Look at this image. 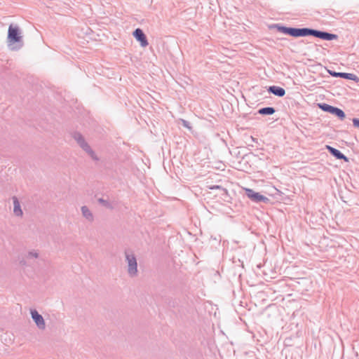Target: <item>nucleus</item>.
<instances>
[{"label": "nucleus", "mask_w": 359, "mask_h": 359, "mask_svg": "<svg viewBox=\"0 0 359 359\" xmlns=\"http://www.w3.org/2000/svg\"><path fill=\"white\" fill-rule=\"evenodd\" d=\"M126 262L128 265V273L130 277H135L137 276V262L134 253L127 250L125 251Z\"/></svg>", "instance_id": "obj_1"}, {"label": "nucleus", "mask_w": 359, "mask_h": 359, "mask_svg": "<svg viewBox=\"0 0 359 359\" xmlns=\"http://www.w3.org/2000/svg\"><path fill=\"white\" fill-rule=\"evenodd\" d=\"M313 36L314 37L325 41H332L338 38V36L334 34L306 27L304 36Z\"/></svg>", "instance_id": "obj_2"}, {"label": "nucleus", "mask_w": 359, "mask_h": 359, "mask_svg": "<svg viewBox=\"0 0 359 359\" xmlns=\"http://www.w3.org/2000/svg\"><path fill=\"white\" fill-rule=\"evenodd\" d=\"M74 139L78 144L83 149L93 160L98 161V158L89 144L86 142L83 135L79 133H75L73 135Z\"/></svg>", "instance_id": "obj_3"}, {"label": "nucleus", "mask_w": 359, "mask_h": 359, "mask_svg": "<svg viewBox=\"0 0 359 359\" xmlns=\"http://www.w3.org/2000/svg\"><path fill=\"white\" fill-rule=\"evenodd\" d=\"M278 31L285 34H288L293 37H304L306 27L296 28V27H288L285 26L276 25Z\"/></svg>", "instance_id": "obj_4"}, {"label": "nucleus", "mask_w": 359, "mask_h": 359, "mask_svg": "<svg viewBox=\"0 0 359 359\" xmlns=\"http://www.w3.org/2000/svg\"><path fill=\"white\" fill-rule=\"evenodd\" d=\"M318 106L323 111L328 112L332 115H334L341 121L344 120L346 117L344 111L338 107L330 105L326 103H318Z\"/></svg>", "instance_id": "obj_5"}, {"label": "nucleus", "mask_w": 359, "mask_h": 359, "mask_svg": "<svg viewBox=\"0 0 359 359\" xmlns=\"http://www.w3.org/2000/svg\"><path fill=\"white\" fill-rule=\"evenodd\" d=\"M22 41V36L18 25H11L8 30V42L15 43Z\"/></svg>", "instance_id": "obj_6"}, {"label": "nucleus", "mask_w": 359, "mask_h": 359, "mask_svg": "<svg viewBox=\"0 0 359 359\" xmlns=\"http://www.w3.org/2000/svg\"><path fill=\"white\" fill-rule=\"evenodd\" d=\"M245 194L252 202H255V203H268L270 201V199L269 198H267L266 196H264V195L260 194L258 192H255V191H253L251 189H246Z\"/></svg>", "instance_id": "obj_7"}, {"label": "nucleus", "mask_w": 359, "mask_h": 359, "mask_svg": "<svg viewBox=\"0 0 359 359\" xmlns=\"http://www.w3.org/2000/svg\"><path fill=\"white\" fill-rule=\"evenodd\" d=\"M30 313L32 318L35 323L37 327L41 330H45L46 323L43 316L35 309H32L30 311Z\"/></svg>", "instance_id": "obj_8"}, {"label": "nucleus", "mask_w": 359, "mask_h": 359, "mask_svg": "<svg viewBox=\"0 0 359 359\" xmlns=\"http://www.w3.org/2000/svg\"><path fill=\"white\" fill-rule=\"evenodd\" d=\"M133 34L136 40L140 42L142 47H146L148 46L149 43L147 36L140 28H137L133 32Z\"/></svg>", "instance_id": "obj_9"}, {"label": "nucleus", "mask_w": 359, "mask_h": 359, "mask_svg": "<svg viewBox=\"0 0 359 359\" xmlns=\"http://www.w3.org/2000/svg\"><path fill=\"white\" fill-rule=\"evenodd\" d=\"M329 73L331 76L334 77H339L345 79L352 80V81H357L358 76L355 75L354 74L351 73H346V72H336L332 71H329Z\"/></svg>", "instance_id": "obj_10"}, {"label": "nucleus", "mask_w": 359, "mask_h": 359, "mask_svg": "<svg viewBox=\"0 0 359 359\" xmlns=\"http://www.w3.org/2000/svg\"><path fill=\"white\" fill-rule=\"evenodd\" d=\"M326 148L327 151L337 159L344 160L346 162L348 161V158L344 154H343L339 150L329 145H327Z\"/></svg>", "instance_id": "obj_11"}, {"label": "nucleus", "mask_w": 359, "mask_h": 359, "mask_svg": "<svg viewBox=\"0 0 359 359\" xmlns=\"http://www.w3.org/2000/svg\"><path fill=\"white\" fill-rule=\"evenodd\" d=\"M268 92L280 97H283L285 95V90L283 88L277 86H269Z\"/></svg>", "instance_id": "obj_12"}, {"label": "nucleus", "mask_w": 359, "mask_h": 359, "mask_svg": "<svg viewBox=\"0 0 359 359\" xmlns=\"http://www.w3.org/2000/svg\"><path fill=\"white\" fill-rule=\"evenodd\" d=\"M12 200L13 202V212L15 215L21 217L23 215V212L21 209L20 202L16 196H13Z\"/></svg>", "instance_id": "obj_13"}, {"label": "nucleus", "mask_w": 359, "mask_h": 359, "mask_svg": "<svg viewBox=\"0 0 359 359\" xmlns=\"http://www.w3.org/2000/svg\"><path fill=\"white\" fill-rule=\"evenodd\" d=\"M81 210L83 217L86 219H87L90 222H92L94 221V215L87 206H86V205L82 206L81 208Z\"/></svg>", "instance_id": "obj_14"}, {"label": "nucleus", "mask_w": 359, "mask_h": 359, "mask_svg": "<svg viewBox=\"0 0 359 359\" xmlns=\"http://www.w3.org/2000/svg\"><path fill=\"white\" fill-rule=\"evenodd\" d=\"M276 112V109L273 107H266L260 108L257 113L260 115H272Z\"/></svg>", "instance_id": "obj_15"}, {"label": "nucleus", "mask_w": 359, "mask_h": 359, "mask_svg": "<svg viewBox=\"0 0 359 359\" xmlns=\"http://www.w3.org/2000/svg\"><path fill=\"white\" fill-rule=\"evenodd\" d=\"M39 256V254L37 250H31L28 252V253L26 255V258L27 259H37Z\"/></svg>", "instance_id": "obj_16"}, {"label": "nucleus", "mask_w": 359, "mask_h": 359, "mask_svg": "<svg viewBox=\"0 0 359 359\" xmlns=\"http://www.w3.org/2000/svg\"><path fill=\"white\" fill-rule=\"evenodd\" d=\"M98 202L102 204L103 206L107 208H111V205L110 204V203L109 201H107V200H104L103 198H99L98 199Z\"/></svg>", "instance_id": "obj_17"}, {"label": "nucleus", "mask_w": 359, "mask_h": 359, "mask_svg": "<svg viewBox=\"0 0 359 359\" xmlns=\"http://www.w3.org/2000/svg\"><path fill=\"white\" fill-rule=\"evenodd\" d=\"M181 122H182V125L184 127H185V128H188L189 130L191 129V124H190V123L189 121H187L186 120H184V119H181Z\"/></svg>", "instance_id": "obj_18"}, {"label": "nucleus", "mask_w": 359, "mask_h": 359, "mask_svg": "<svg viewBox=\"0 0 359 359\" xmlns=\"http://www.w3.org/2000/svg\"><path fill=\"white\" fill-rule=\"evenodd\" d=\"M353 126H354L355 128H359V118H354L353 119Z\"/></svg>", "instance_id": "obj_19"}, {"label": "nucleus", "mask_w": 359, "mask_h": 359, "mask_svg": "<svg viewBox=\"0 0 359 359\" xmlns=\"http://www.w3.org/2000/svg\"><path fill=\"white\" fill-rule=\"evenodd\" d=\"M211 189H220V186H218V185H217V186H213L212 187H211Z\"/></svg>", "instance_id": "obj_20"}]
</instances>
